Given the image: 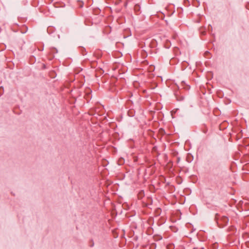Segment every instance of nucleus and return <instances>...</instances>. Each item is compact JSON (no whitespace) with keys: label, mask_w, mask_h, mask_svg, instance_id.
I'll return each instance as SVG.
<instances>
[{"label":"nucleus","mask_w":249,"mask_h":249,"mask_svg":"<svg viewBox=\"0 0 249 249\" xmlns=\"http://www.w3.org/2000/svg\"><path fill=\"white\" fill-rule=\"evenodd\" d=\"M229 218L227 216H222L218 219L217 223L220 228H223L227 224Z\"/></svg>","instance_id":"nucleus-1"},{"label":"nucleus","mask_w":249,"mask_h":249,"mask_svg":"<svg viewBox=\"0 0 249 249\" xmlns=\"http://www.w3.org/2000/svg\"><path fill=\"white\" fill-rule=\"evenodd\" d=\"M181 84H182V86L183 87V88L184 89H185L187 90L189 89V87L188 85H185L184 82H182L181 83Z\"/></svg>","instance_id":"nucleus-2"},{"label":"nucleus","mask_w":249,"mask_h":249,"mask_svg":"<svg viewBox=\"0 0 249 249\" xmlns=\"http://www.w3.org/2000/svg\"><path fill=\"white\" fill-rule=\"evenodd\" d=\"M140 9V7L139 5L136 4V5H135V6H134V10L136 12L139 11Z\"/></svg>","instance_id":"nucleus-3"},{"label":"nucleus","mask_w":249,"mask_h":249,"mask_svg":"<svg viewBox=\"0 0 249 249\" xmlns=\"http://www.w3.org/2000/svg\"><path fill=\"white\" fill-rule=\"evenodd\" d=\"M121 1V0H116L115 3V4L117 5V4H118L119 3H120Z\"/></svg>","instance_id":"nucleus-4"}]
</instances>
